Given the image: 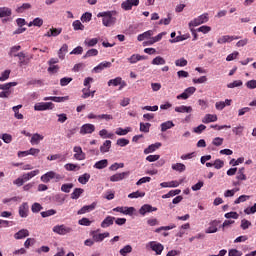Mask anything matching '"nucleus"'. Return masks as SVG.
<instances>
[{"label":"nucleus","mask_w":256,"mask_h":256,"mask_svg":"<svg viewBox=\"0 0 256 256\" xmlns=\"http://www.w3.org/2000/svg\"><path fill=\"white\" fill-rule=\"evenodd\" d=\"M115 15H117L115 11H104L98 13L97 17H102V25H104V27H113V25L117 23Z\"/></svg>","instance_id":"f257e3e1"},{"label":"nucleus","mask_w":256,"mask_h":256,"mask_svg":"<svg viewBox=\"0 0 256 256\" xmlns=\"http://www.w3.org/2000/svg\"><path fill=\"white\" fill-rule=\"evenodd\" d=\"M53 179L55 180V183H59V181H63V179H65V176L55 171H48L40 177V181H42V183H49Z\"/></svg>","instance_id":"f03ea898"},{"label":"nucleus","mask_w":256,"mask_h":256,"mask_svg":"<svg viewBox=\"0 0 256 256\" xmlns=\"http://www.w3.org/2000/svg\"><path fill=\"white\" fill-rule=\"evenodd\" d=\"M52 231L56 233V235H69V233H73V228L65 224H58L52 228Z\"/></svg>","instance_id":"7ed1b4c3"},{"label":"nucleus","mask_w":256,"mask_h":256,"mask_svg":"<svg viewBox=\"0 0 256 256\" xmlns=\"http://www.w3.org/2000/svg\"><path fill=\"white\" fill-rule=\"evenodd\" d=\"M209 21V13H204L189 22V27H199Z\"/></svg>","instance_id":"20e7f679"},{"label":"nucleus","mask_w":256,"mask_h":256,"mask_svg":"<svg viewBox=\"0 0 256 256\" xmlns=\"http://www.w3.org/2000/svg\"><path fill=\"white\" fill-rule=\"evenodd\" d=\"M55 104L53 102H37L34 105V111H53Z\"/></svg>","instance_id":"39448f33"},{"label":"nucleus","mask_w":256,"mask_h":256,"mask_svg":"<svg viewBox=\"0 0 256 256\" xmlns=\"http://www.w3.org/2000/svg\"><path fill=\"white\" fill-rule=\"evenodd\" d=\"M126 85L127 82H125V80H123L121 77H116L108 81V87H119V91L125 89Z\"/></svg>","instance_id":"423d86ee"},{"label":"nucleus","mask_w":256,"mask_h":256,"mask_svg":"<svg viewBox=\"0 0 256 256\" xmlns=\"http://www.w3.org/2000/svg\"><path fill=\"white\" fill-rule=\"evenodd\" d=\"M146 247H149L156 255H161V253H163V249H165V246L157 241L148 242Z\"/></svg>","instance_id":"0eeeda50"},{"label":"nucleus","mask_w":256,"mask_h":256,"mask_svg":"<svg viewBox=\"0 0 256 256\" xmlns=\"http://www.w3.org/2000/svg\"><path fill=\"white\" fill-rule=\"evenodd\" d=\"M73 153H74V159L76 161H85L86 159V154L83 152V148L81 146H74L73 147Z\"/></svg>","instance_id":"6e6552de"},{"label":"nucleus","mask_w":256,"mask_h":256,"mask_svg":"<svg viewBox=\"0 0 256 256\" xmlns=\"http://www.w3.org/2000/svg\"><path fill=\"white\" fill-rule=\"evenodd\" d=\"M109 236H110L109 232H104V233H97L95 231L91 232V237L94 240V243H101L105 241V239H107V237Z\"/></svg>","instance_id":"1a4fd4ad"},{"label":"nucleus","mask_w":256,"mask_h":256,"mask_svg":"<svg viewBox=\"0 0 256 256\" xmlns=\"http://www.w3.org/2000/svg\"><path fill=\"white\" fill-rule=\"evenodd\" d=\"M131 175V172L126 171V172H121V173H116L110 177V181L112 183H117L119 181H123V179H127Z\"/></svg>","instance_id":"9d476101"},{"label":"nucleus","mask_w":256,"mask_h":256,"mask_svg":"<svg viewBox=\"0 0 256 256\" xmlns=\"http://www.w3.org/2000/svg\"><path fill=\"white\" fill-rule=\"evenodd\" d=\"M197 91V88L191 86V87H188L184 90L183 93L179 94L176 99H184V100H187L191 97V95H193L195 92Z\"/></svg>","instance_id":"9b49d317"},{"label":"nucleus","mask_w":256,"mask_h":256,"mask_svg":"<svg viewBox=\"0 0 256 256\" xmlns=\"http://www.w3.org/2000/svg\"><path fill=\"white\" fill-rule=\"evenodd\" d=\"M115 213H122V215H133V213H135V208L134 207H116V208H113V210Z\"/></svg>","instance_id":"f8f14e48"},{"label":"nucleus","mask_w":256,"mask_h":256,"mask_svg":"<svg viewBox=\"0 0 256 256\" xmlns=\"http://www.w3.org/2000/svg\"><path fill=\"white\" fill-rule=\"evenodd\" d=\"M137 6H139V0H126L121 4V8L124 9V11H131L133 7Z\"/></svg>","instance_id":"ddd939ff"},{"label":"nucleus","mask_w":256,"mask_h":256,"mask_svg":"<svg viewBox=\"0 0 256 256\" xmlns=\"http://www.w3.org/2000/svg\"><path fill=\"white\" fill-rule=\"evenodd\" d=\"M237 39H241V36L224 35L218 38L217 43L219 45H223L225 43H231L232 41H237Z\"/></svg>","instance_id":"4468645a"},{"label":"nucleus","mask_w":256,"mask_h":256,"mask_svg":"<svg viewBox=\"0 0 256 256\" xmlns=\"http://www.w3.org/2000/svg\"><path fill=\"white\" fill-rule=\"evenodd\" d=\"M95 132V125L93 124H84L80 128V135H91Z\"/></svg>","instance_id":"2eb2a0df"},{"label":"nucleus","mask_w":256,"mask_h":256,"mask_svg":"<svg viewBox=\"0 0 256 256\" xmlns=\"http://www.w3.org/2000/svg\"><path fill=\"white\" fill-rule=\"evenodd\" d=\"M97 208V202H93L90 205L83 206L80 210H78V215H85V213H91V211H95Z\"/></svg>","instance_id":"dca6fc26"},{"label":"nucleus","mask_w":256,"mask_h":256,"mask_svg":"<svg viewBox=\"0 0 256 256\" xmlns=\"http://www.w3.org/2000/svg\"><path fill=\"white\" fill-rule=\"evenodd\" d=\"M43 101H54V103H65V101H69V96H63V97L47 96L43 98Z\"/></svg>","instance_id":"f3484780"},{"label":"nucleus","mask_w":256,"mask_h":256,"mask_svg":"<svg viewBox=\"0 0 256 256\" xmlns=\"http://www.w3.org/2000/svg\"><path fill=\"white\" fill-rule=\"evenodd\" d=\"M153 211H157V207H153L149 204H144L140 209H139V213L140 215H142L143 217H145V215H147V213H153Z\"/></svg>","instance_id":"a211bd4d"},{"label":"nucleus","mask_w":256,"mask_h":256,"mask_svg":"<svg viewBox=\"0 0 256 256\" xmlns=\"http://www.w3.org/2000/svg\"><path fill=\"white\" fill-rule=\"evenodd\" d=\"M63 29L51 27L45 34L44 37H59L61 35Z\"/></svg>","instance_id":"6ab92c4d"},{"label":"nucleus","mask_w":256,"mask_h":256,"mask_svg":"<svg viewBox=\"0 0 256 256\" xmlns=\"http://www.w3.org/2000/svg\"><path fill=\"white\" fill-rule=\"evenodd\" d=\"M29 215V204L27 202H24L19 207V216L25 219Z\"/></svg>","instance_id":"aec40b11"},{"label":"nucleus","mask_w":256,"mask_h":256,"mask_svg":"<svg viewBox=\"0 0 256 256\" xmlns=\"http://www.w3.org/2000/svg\"><path fill=\"white\" fill-rule=\"evenodd\" d=\"M44 139L45 136H43L42 134L34 133L31 136L30 143L31 145H39V143H41V141H43Z\"/></svg>","instance_id":"412c9836"},{"label":"nucleus","mask_w":256,"mask_h":256,"mask_svg":"<svg viewBox=\"0 0 256 256\" xmlns=\"http://www.w3.org/2000/svg\"><path fill=\"white\" fill-rule=\"evenodd\" d=\"M161 145H162L161 142H156L154 144L149 145L146 149H144V155L155 153V151L159 149Z\"/></svg>","instance_id":"4be33fe9"},{"label":"nucleus","mask_w":256,"mask_h":256,"mask_svg":"<svg viewBox=\"0 0 256 256\" xmlns=\"http://www.w3.org/2000/svg\"><path fill=\"white\" fill-rule=\"evenodd\" d=\"M145 59H147V57L141 56L140 54H133L131 57L127 59V61L131 65H135V63H139V61H145Z\"/></svg>","instance_id":"5701e85b"},{"label":"nucleus","mask_w":256,"mask_h":256,"mask_svg":"<svg viewBox=\"0 0 256 256\" xmlns=\"http://www.w3.org/2000/svg\"><path fill=\"white\" fill-rule=\"evenodd\" d=\"M218 226H219V221H217V220L211 221L209 223V227L205 230V233H207V234L217 233Z\"/></svg>","instance_id":"b1692460"},{"label":"nucleus","mask_w":256,"mask_h":256,"mask_svg":"<svg viewBox=\"0 0 256 256\" xmlns=\"http://www.w3.org/2000/svg\"><path fill=\"white\" fill-rule=\"evenodd\" d=\"M153 35H155V31H153V30H148V31H146V32H144V33H142V34H139L138 36H137V41H145V40H147V39H151V37H153Z\"/></svg>","instance_id":"393cba45"},{"label":"nucleus","mask_w":256,"mask_h":256,"mask_svg":"<svg viewBox=\"0 0 256 256\" xmlns=\"http://www.w3.org/2000/svg\"><path fill=\"white\" fill-rule=\"evenodd\" d=\"M39 173H41L39 171V169H36V170L30 171V172L24 173L22 175V177H23L25 183H27V181H31V179H33V177H37V175H39Z\"/></svg>","instance_id":"a878e982"},{"label":"nucleus","mask_w":256,"mask_h":256,"mask_svg":"<svg viewBox=\"0 0 256 256\" xmlns=\"http://www.w3.org/2000/svg\"><path fill=\"white\" fill-rule=\"evenodd\" d=\"M115 223V217L113 216H107L100 224L102 229H107V227H111Z\"/></svg>","instance_id":"bb28decb"},{"label":"nucleus","mask_w":256,"mask_h":256,"mask_svg":"<svg viewBox=\"0 0 256 256\" xmlns=\"http://www.w3.org/2000/svg\"><path fill=\"white\" fill-rule=\"evenodd\" d=\"M108 67H111V62H101L100 64H98L96 67L93 68V72L94 73H101V71H103V69H108Z\"/></svg>","instance_id":"cd10ccee"},{"label":"nucleus","mask_w":256,"mask_h":256,"mask_svg":"<svg viewBox=\"0 0 256 256\" xmlns=\"http://www.w3.org/2000/svg\"><path fill=\"white\" fill-rule=\"evenodd\" d=\"M13 15V10L9 7H0V19H5L6 17H11Z\"/></svg>","instance_id":"c85d7f7f"},{"label":"nucleus","mask_w":256,"mask_h":256,"mask_svg":"<svg viewBox=\"0 0 256 256\" xmlns=\"http://www.w3.org/2000/svg\"><path fill=\"white\" fill-rule=\"evenodd\" d=\"M25 237H29V230L27 229H21L14 234V239L16 240L25 239Z\"/></svg>","instance_id":"c756f323"},{"label":"nucleus","mask_w":256,"mask_h":256,"mask_svg":"<svg viewBox=\"0 0 256 256\" xmlns=\"http://www.w3.org/2000/svg\"><path fill=\"white\" fill-rule=\"evenodd\" d=\"M175 111L176 113H193V107L181 105L175 107Z\"/></svg>","instance_id":"7c9ffc66"},{"label":"nucleus","mask_w":256,"mask_h":256,"mask_svg":"<svg viewBox=\"0 0 256 256\" xmlns=\"http://www.w3.org/2000/svg\"><path fill=\"white\" fill-rule=\"evenodd\" d=\"M131 131H133V129L131 127H126V128H117L115 131L116 135H119V137H123L125 135H127L128 133H131Z\"/></svg>","instance_id":"2f4dec72"},{"label":"nucleus","mask_w":256,"mask_h":256,"mask_svg":"<svg viewBox=\"0 0 256 256\" xmlns=\"http://www.w3.org/2000/svg\"><path fill=\"white\" fill-rule=\"evenodd\" d=\"M215 121H217V115L215 114H206L203 118H202V123H215Z\"/></svg>","instance_id":"473e14b6"},{"label":"nucleus","mask_w":256,"mask_h":256,"mask_svg":"<svg viewBox=\"0 0 256 256\" xmlns=\"http://www.w3.org/2000/svg\"><path fill=\"white\" fill-rule=\"evenodd\" d=\"M160 127H161V132L165 133V131H168V129H173V127H175V123H173V121L171 120H168L162 123Z\"/></svg>","instance_id":"72a5a7b5"},{"label":"nucleus","mask_w":256,"mask_h":256,"mask_svg":"<svg viewBox=\"0 0 256 256\" xmlns=\"http://www.w3.org/2000/svg\"><path fill=\"white\" fill-rule=\"evenodd\" d=\"M89 179H91V174L84 173L78 177V183L81 185H87V183H89Z\"/></svg>","instance_id":"f704fd0d"},{"label":"nucleus","mask_w":256,"mask_h":256,"mask_svg":"<svg viewBox=\"0 0 256 256\" xmlns=\"http://www.w3.org/2000/svg\"><path fill=\"white\" fill-rule=\"evenodd\" d=\"M111 149V140H106L104 143L100 146V152L105 154L109 153Z\"/></svg>","instance_id":"c9c22d12"},{"label":"nucleus","mask_w":256,"mask_h":256,"mask_svg":"<svg viewBox=\"0 0 256 256\" xmlns=\"http://www.w3.org/2000/svg\"><path fill=\"white\" fill-rule=\"evenodd\" d=\"M99 43V38H86L84 40L85 47H95Z\"/></svg>","instance_id":"e433bc0d"},{"label":"nucleus","mask_w":256,"mask_h":256,"mask_svg":"<svg viewBox=\"0 0 256 256\" xmlns=\"http://www.w3.org/2000/svg\"><path fill=\"white\" fill-rule=\"evenodd\" d=\"M171 167L173 171H177L178 173H183L187 169V166H185V164L183 163H175V164H172Z\"/></svg>","instance_id":"4c0bfd02"},{"label":"nucleus","mask_w":256,"mask_h":256,"mask_svg":"<svg viewBox=\"0 0 256 256\" xmlns=\"http://www.w3.org/2000/svg\"><path fill=\"white\" fill-rule=\"evenodd\" d=\"M107 165H109V161L107 159H103V160L97 161L93 167L94 169H105Z\"/></svg>","instance_id":"58836bf2"},{"label":"nucleus","mask_w":256,"mask_h":256,"mask_svg":"<svg viewBox=\"0 0 256 256\" xmlns=\"http://www.w3.org/2000/svg\"><path fill=\"white\" fill-rule=\"evenodd\" d=\"M19 109H23V105L19 104L17 106L12 107L15 119H23V114L19 113Z\"/></svg>","instance_id":"ea45409f"},{"label":"nucleus","mask_w":256,"mask_h":256,"mask_svg":"<svg viewBox=\"0 0 256 256\" xmlns=\"http://www.w3.org/2000/svg\"><path fill=\"white\" fill-rule=\"evenodd\" d=\"M72 27L74 31H85V25H83V23H81L79 20H75L72 23Z\"/></svg>","instance_id":"a19ab883"},{"label":"nucleus","mask_w":256,"mask_h":256,"mask_svg":"<svg viewBox=\"0 0 256 256\" xmlns=\"http://www.w3.org/2000/svg\"><path fill=\"white\" fill-rule=\"evenodd\" d=\"M64 169H66V171H79L81 166L73 163H67L64 165Z\"/></svg>","instance_id":"79ce46f5"},{"label":"nucleus","mask_w":256,"mask_h":256,"mask_svg":"<svg viewBox=\"0 0 256 256\" xmlns=\"http://www.w3.org/2000/svg\"><path fill=\"white\" fill-rule=\"evenodd\" d=\"M83 193L84 190L82 188H75L71 193V199H79Z\"/></svg>","instance_id":"37998d69"},{"label":"nucleus","mask_w":256,"mask_h":256,"mask_svg":"<svg viewBox=\"0 0 256 256\" xmlns=\"http://www.w3.org/2000/svg\"><path fill=\"white\" fill-rule=\"evenodd\" d=\"M69 46L67 44H63L62 47L58 51L59 59H65V54L67 53Z\"/></svg>","instance_id":"c03bdc74"},{"label":"nucleus","mask_w":256,"mask_h":256,"mask_svg":"<svg viewBox=\"0 0 256 256\" xmlns=\"http://www.w3.org/2000/svg\"><path fill=\"white\" fill-rule=\"evenodd\" d=\"M14 57L19 58L20 67H23V65H27L28 62L25 60V53L20 52L18 54H14Z\"/></svg>","instance_id":"a18cd8bd"},{"label":"nucleus","mask_w":256,"mask_h":256,"mask_svg":"<svg viewBox=\"0 0 256 256\" xmlns=\"http://www.w3.org/2000/svg\"><path fill=\"white\" fill-rule=\"evenodd\" d=\"M186 39H189V34L177 36L174 39H171L169 41L170 43H181V41H186Z\"/></svg>","instance_id":"49530a36"},{"label":"nucleus","mask_w":256,"mask_h":256,"mask_svg":"<svg viewBox=\"0 0 256 256\" xmlns=\"http://www.w3.org/2000/svg\"><path fill=\"white\" fill-rule=\"evenodd\" d=\"M236 179H238L239 181H247V176L245 175V168H240L238 170Z\"/></svg>","instance_id":"de8ad7c7"},{"label":"nucleus","mask_w":256,"mask_h":256,"mask_svg":"<svg viewBox=\"0 0 256 256\" xmlns=\"http://www.w3.org/2000/svg\"><path fill=\"white\" fill-rule=\"evenodd\" d=\"M166 63L165 58L161 56L155 57L151 62L152 65H165Z\"/></svg>","instance_id":"09e8293b"},{"label":"nucleus","mask_w":256,"mask_h":256,"mask_svg":"<svg viewBox=\"0 0 256 256\" xmlns=\"http://www.w3.org/2000/svg\"><path fill=\"white\" fill-rule=\"evenodd\" d=\"M48 161H57L59 159V161H65V156L61 155V154H53L47 157Z\"/></svg>","instance_id":"8fccbe9b"},{"label":"nucleus","mask_w":256,"mask_h":256,"mask_svg":"<svg viewBox=\"0 0 256 256\" xmlns=\"http://www.w3.org/2000/svg\"><path fill=\"white\" fill-rule=\"evenodd\" d=\"M243 131H245V127L243 125H238L232 129L234 135L241 136L243 135Z\"/></svg>","instance_id":"3c124183"},{"label":"nucleus","mask_w":256,"mask_h":256,"mask_svg":"<svg viewBox=\"0 0 256 256\" xmlns=\"http://www.w3.org/2000/svg\"><path fill=\"white\" fill-rule=\"evenodd\" d=\"M131 251H133V247H131V245H126L120 249V255L127 256V254L131 253Z\"/></svg>","instance_id":"603ef678"},{"label":"nucleus","mask_w":256,"mask_h":256,"mask_svg":"<svg viewBox=\"0 0 256 256\" xmlns=\"http://www.w3.org/2000/svg\"><path fill=\"white\" fill-rule=\"evenodd\" d=\"M93 17V14L91 12H86L81 16V22L82 23H89Z\"/></svg>","instance_id":"864d4df0"},{"label":"nucleus","mask_w":256,"mask_h":256,"mask_svg":"<svg viewBox=\"0 0 256 256\" xmlns=\"http://www.w3.org/2000/svg\"><path fill=\"white\" fill-rule=\"evenodd\" d=\"M129 199H139V197H145V192H132L128 195Z\"/></svg>","instance_id":"5fc2aeb1"},{"label":"nucleus","mask_w":256,"mask_h":256,"mask_svg":"<svg viewBox=\"0 0 256 256\" xmlns=\"http://www.w3.org/2000/svg\"><path fill=\"white\" fill-rule=\"evenodd\" d=\"M243 85V81L241 80H236L233 81L232 83L227 84L228 89H235V87H241Z\"/></svg>","instance_id":"6e6d98bb"},{"label":"nucleus","mask_w":256,"mask_h":256,"mask_svg":"<svg viewBox=\"0 0 256 256\" xmlns=\"http://www.w3.org/2000/svg\"><path fill=\"white\" fill-rule=\"evenodd\" d=\"M73 188V183L63 184L61 186L62 193H71V189Z\"/></svg>","instance_id":"4d7b16f0"},{"label":"nucleus","mask_w":256,"mask_h":256,"mask_svg":"<svg viewBox=\"0 0 256 256\" xmlns=\"http://www.w3.org/2000/svg\"><path fill=\"white\" fill-rule=\"evenodd\" d=\"M116 145H118L119 147H127V145H129V139H127V138H119L116 141Z\"/></svg>","instance_id":"13d9d810"},{"label":"nucleus","mask_w":256,"mask_h":256,"mask_svg":"<svg viewBox=\"0 0 256 256\" xmlns=\"http://www.w3.org/2000/svg\"><path fill=\"white\" fill-rule=\"evenodd\" d=\"M198 33H203L207 35V33H211V26L203 25L197 29Z\"/></svg>","instance_id":"bf43d9fd"},{"label":"nucleus","mask_w":256,"mask_h":256,"mask_svg":"<svg viewBox=\"0 0 256 256\" xmlns=\"http://www.w3.org/2000/svg\"><path fill=\"white\" fill-rule=\"evenodd\" d=\"M57 211L55 209H50L47 211L41 212V217L46 218V217H52V215H56Z\"/></svg>","instance_id":"052dcab7"},{"label":"nucleus","mask_w":256,"mask_h":256,"mask_svg":"<svg viewBox=\"0 0 256 256\" xmlns=\"http://www.w3.org/2000/svg\"><path fill=\"white\" fill-rule=\"evenodd\" d=\"M149 129H151V124L150 123H140V131L142 133H149Z\"/></svg>","instance_id":"680f3d73"},{"label":"nucleus","mask_w":256,"mask_h":256,"mask_svg":"<svg viewBox=\"0 0 256 256\" xmlns=\"http://www.w3.org/2000/svg\"><path fill=\"white\" fill-rule=\"evenodd\" d=\"M251 221L247 220V219H242L241 220V224L240 227L241 229H243V231H246V229H249V227H251Z\"/></svg>","instance_id":"e2e57ef3"},{"label":"nucleus","mask_w":256,"mask_h":256,"mask_svg":"<svg viewBox=\"0 0 256 256\" xmlns=\"http://www.w3.org/2000/svg\"><path fill=\"white\" fill-rule=\"evenodd\" d=\"M71 81H73V78H71V77L61 78L60 85H61V87H67V85H69V83H71Z\"/></svg>","instance_id":"0e129e2a"},{"label":"nucleus","mask_w":256,"mask_h":256,"mask_svg":"<svg viewBox=\"0 0 256 256\" xmlns=\"http://www.w3.org/2000/svg\"><path fill=\"white\" fill-rule=\"evenodd\" d=\"M176 67H187V59L180 58L175 61Z\"/></svg>","instance_id":"69168bd1"},{"label":"nucleus","mask_w":256,"mask_h":256,"mask_svg":"<svg viewBox=\"0 0 256 256\" xmlns=\"http://www.w3.org/2000/svg\"><path fill=\"white\" fill-rule=\"evenodd\" d=\"M0 139H2V141H4V143H11V141H13V136H11V134H2V136L0 137Z\"/></svg>","instance_id":"338daca9"},{"label":"nucleus","mask_w":256,"mask_h":256,"mask_svg":"<svg viewBox=\"0 0 256 256\" xmlns=\"http://www.w3.org/2000/svg\"><path fill=\"white\" fill-rule=\"evenodd\" d=\"M243 255V252L237 250V249H230L228 251V256H241Z\"/></svg>","instance_id":"774afa93"}]
</instances>
